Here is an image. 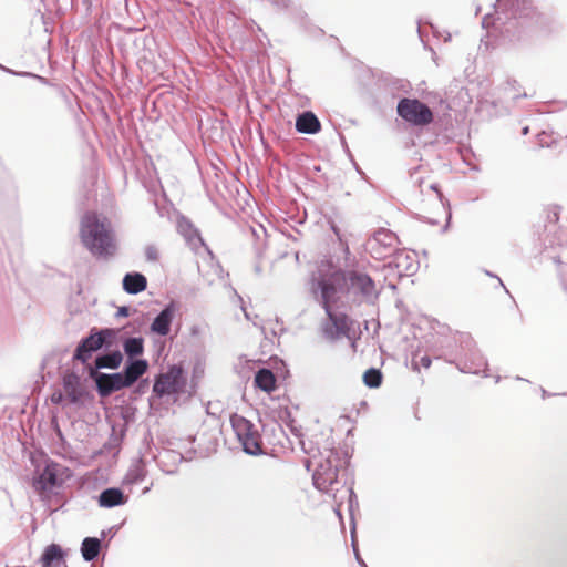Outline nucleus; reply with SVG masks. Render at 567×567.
Returning a JSON list of instances; mask_svg holds the SVG:
<instances>
[{"instance_id": "c756f323", "label": "nucleus", "mask_w": 567, "mask_h": 567, "mask_svg": "<svg viewBox=\"0 0 567 567\" xmlns=\"http://www.w3.org/2000/svg\"><path fill=\"white\" fill-rule=\"evenodd\" d=\"M411 363L412 368L416 371H419L420 365L429 369L431 365V358L429 355L419 357V353H414Z\"/></svg>"}, {"instance_id": "412c9836", "label": "nucleus", "mask_w": 567, "mask_h": 567, "mask_svg": "<svg viewBox=\"0 0 567 567\" xmlns=\"http://www.w3.org/2000/svg\"><path fill=\"white\" fill-rule=\"evenodd\" d=\"M39 563L41 567H61L65 565L64 553L60 545L51 544L43 550Z\"/></svg>"}, {"instance_id": "2f4dec72", "label": "nucleus", "mask_w": 567, "mask_h": 567, "mask_svg": "<svg viewBox=\"0 0 567 567\" xmlns=\"http://www.w3.org/2000/svg\"><path fill=\"white\" fill-rule=\"evenodd\" d=\"M352 547H353V551H354V555H355V558H357V561L359 563V565L361 567H368L367 564L364 563V560L361 558V556L359 554V549H358V546H357L354 539H352Z\"/></svg>"}, {"instance_id": "6ab92c4d", "label": "nucleus", "mask_w": 567, "mask_h": 567, "mask_svg": "<svg viewBox=\"0 0 567 567\" xmlns=\"http://www.w3.org/2000/svg\"><path fill=\"white\" fill-rule=\"evenodd\" d=\"M148 369V362L145 359L131 358L127 359L122 374L127 384L132 386Z\"/></svg>"}, {"instance_id": "49530a36", "label": "nucleus", "mask_w": 567, "mask_h": 567, "mask_svg": "<svg viewBox=\"0 0 567 567\" xmlns=\"http://www.w3.org/2000/svg\"><path fill=\"white\" fill-rule=\"evenodd\" d=\"M514 84H516V80L508 81V85H514Z\"/></svg>"}, {"instance_id": "cd10ccee", "label": "nucleus", "mask_w": 567, "mask_h": 567, "mask_svg": "<svg viewBox=\"0 0 567 567\" xmlns=\"http://www.w3.org/2000/svg\"><path fill=\"white\" fill-rule=\"evenodd\" d=\"M363 382L368 388L377 389L382 383V373L379 369L370 368L363 374Z\"/></svg>"}, {"instance_id": "a878e982", "label": "nucleus", "mask_w": 567, "mask_h": 567, "mask_svg": "<svg viewBox=\"0 0 567 567\" xmlns=\"http://www.w3.org/2000/svg\"><path fill=\"white\" fill-rule=\"evenodd\" d=\"M101 539L96 537H85L81 544V554L85 561H93L100 554Z\"/></svg>"}, {"instance_id": "c85d7f7f", "label": "nucleus", "mask_w": 567, "mask_h": 567, "mask_svg": "<svg viewBox=\"0 0 567 567\" xmlns=\"http://www.w3.org/2000/svg\"><path fill=\"white\" fill-rule=\"evenodd\" d=\"M144 255L147 262L156 264L159 260V250L154 244L145 246Z\"/></svg>"}, {"instance_id": "a19ab883", "label": "nucleus", "mask_w": 567, "mask_h": 567, "mask_svg": "<svg viewBox=\"0 0 567 567\" xmlns=\"http://www.w3.org/2000/svg\"><path fill=\"white\" fill-rule=\"evenodd\" d=\"M261 271H262L261 266H260L259 264H256V265H255V272H256L257 275H260V274H261Z\"/></svg>"}, {"instance_id": "9b49d317", "label": "nucleus", "mask_w": 567, "mask_h": 567, "mask_svg": "<svg viewBox=\"0 0 567 567\" xmlns=\"http://www.w3.org/2000/svg\"><path fill=\"white\" fill-rule=\"evenodd\" d=\"M398 237L390 229L380 228L367 241V250L374 259L391 257L396 250Z\"/></svg>"}, {"instance_id": "a18cd8bd", "label": "nucleus", "mask_w": 567, "mask_h": 567, "mask_svg": "<svg viewBox=\"0 0 567 567\" xmlns=\"http://www.w3.org/2000/svg\"><path fill=\"white\" fill-rule=\"evenodd\" d=\"M553 218H554L555 221L558 220V214L556 212L553 214Z\"/></svg>"}, {"instance_id": "c9c22d12", "label": "nucleus", "mask_w": 567, "mask_h": 567, "mask_svg": "<svg viewBox=\"0 0 567 567\" xmlns=\"http://www.w3.org/2000/svg\"><path fill=\"white\" fill-rule=\"evenodd\" d=\"M427 188H429L430 190H432L433 193H435L436 197H437L439 199H441L442 194H441V193H440V190H439L437 184H435V183H430V184L427 185Z\"/></svg>"}, {"instance_id": "ddd939ff", "label": "nucleus", "mask_w": 567, "mask_h": 567, "mask_svg": "<svg viewBox=\"0 0 567 567\" xmlns=\"http://www.w3.org/2000/svg\"><path fill=\"white\" fill-rule=\"evenodd\" d=\"M390 258V261L384 265L386 276L408 277L417 268L414 257L406 251L396 250Z\"/></svg>"}, {"instance_id": "a211bd4d", "label": "nucleus", "mask_w": 567, "mask_h": 567, "mask_svg": "<svg viewBox=\"0 0 567 567\" xmlns=\"http://www.w3.org/2000/svg\"><path fill=\"white\" fill-rule=\"evenodd\" d=\"M123 361V354L120 350H113L107 353L97 354L93 365L87 367L89 371L101 372V369L116 370Z\"/></svg>"}, {"instance_id": "58836bf2", "label": "nucleus", "mask_w": 567, "mask_h": 567, "mask_svg": "<svg viewBox=\"0 0 567 567\" xmlns=\"http://www.w3.org/2000/svg\"><path fill=\"white\" fill-rule=\"evenodd\" d=\"M540 391H542V398L543 399L556 395L555 393L547 392L544 388H540Z\"/></svg>"}, {"instance_id": "72a5a7b5", "label": "nucleus", "mask_w": 567, "mask_h": 567, "mask_svg": "<svg viewBox=\"0 0 567 567\" xmlns=\"http://www.w3.org/2000/svg\"><path fill=\"white\" fill-rule=\"evenodd\" d=\"M559 272H560L563 285H564L565 289L567 290V265L563 266L560 268Z\"/></svg>"}, {"instance_id": "20e7f679", "label": "nucleus", "mask_w": 567, "mask_h": 567, "mask_svg": "<svg viewBox=\"0 0 567 567\" xmlns=\"http://www.w3.org/2000/svg\"><path fill=\"white\" fill-rule=\"evenodd\" d=\"M456 341L460 343L461 352L451 358H446L447 362L453 363L456 358L461 361L456 363L458 370L463 373L480 374L487 369V361L475 348L472 337L467 333H458Z\"/></svg>"}, {"instance_id": "ea45409f", "label": "nucleus", "mask_w": 567, "mask_h": 567, "mask_svg": "<svg viewBox=\"0 0 567 567\" xmlns=\"http://www.w3.org/2000/svg\"><path fill=\"white\" fill-rule=\"evenodd\" d=\"M331 229L336 234V236L341 240L339 228L337 226L332 225Z\"/></svg>"}, {"instance_id": "7ed1b4c3", "label": "nucleus", "mask_w": 567, "mask_h": 567, "mask_svg": "<svg viewBox=\"0 0 567 567\" xmlns=\"http://www.w3.org/2000/svg\"><path fill=\"white\" fill-rule=\"evenodd\" d=\"M495 14H486L482 19V27L489 28L499 24L505 32L512 29L538 23L542 16L537 12L534 0H496Z\"/></svg>"}, {"instance_id": "79ce46f5", "label": "nucleus", "mask_w": 567, "mask_h": 567, "mask_svg": "<svg viewBox=\"0 0 567 567\" xmlns=\"http://www.w3.org/2000/svg\"><path fill=\"white\" fill-rule=\"evenodd\" d=\"M526 96H527V94H526V93H524V94H522V95H514V96H513V99H514V100H517V99H519V97H526Z\"/></svg>"}, {"instance_id": "39448f33", "label": "nucleus", "mask_w": 567, "mask_h": 567, "mask_svg": "<svg viewBox=\"0 0 567 567\" xmlns=\"http://www.w3.org/2000/svg\"><path fill=\"white\" fill-rule=\"evenodd\" d=\"M315 298L324 309L328 317V322H326L322 328L324 337L330 340L349 337V332L352 326L351 319L343 312H336L332 310V306L337 303L339 297H333L330 295L326 301L323 291H318V295H315Z\"/></svg>"}, {"instance_id": "473e14b6", "label": "nucleus", "mask_w": 567, "mask_h": 567, "mask_svg": "<svg viewBox=\"0 0 567 567\" xmlns=\"http://www.w3.org/2000/svg\"><path fill=\"white\" fill-rule=\"evenodd\" d=\"M64 399V395L62 392H54L52 395H51V402L54 403V404H60L62 403Z\"/></svg>"}, {"instance_id": "f8f14e48", "label": "nucleus", "mask_w": 567, "mask_h": 567, "mask_svg": "<svg viewBox=\"0 0 567 567\" xmlns=\"http://www.w3.org/2000/svg\"><path fill=\"white\" fill-rule=\"evenodd\" d=\"M89 378L95 383L96 391L101 398H107L114 392L130 388L122 372L104 373L89 371Z\"/></svg>"}, {"instance_id": "2eb2a0df", "label": "nucleus", "mask_w": 567, "mask_h": 567, "mask_svg": "<svg viewBox=\"0 0 567 567\" xmlns=\"http://www.w3.org/2000/svg\"><path fill=\"white\" fill-rule=\"evenodd\" d=\"M62 385L68 400L72 404H81L87 394L81 378L74 372H68L63 375Z\"/></svg>"}, {"instance_id": "4c0bfd02", "label": "nucleus", "mask_w": 567, "mask_h": 567, "mask_svg": "<svg viewBox=\"0 0 567 567\" xmlns=\"http://www.w3.org/2000/svg\"><path fill=\"white\" fill-rule=\"evenodd\" d=\"M348 493H349L350 508H352V503H353V498H355V494H354L352 487L348 488Z\"/></svg>"}, {"instance_id": "9d476101", "label": "nucleus", "mask_w": 567, "mask_h": 567, "mask_svg": "<svg viewBox=\"0 0 567 567\" xmlns=\"http://www.w3.org/2000/svg\"><path fill=\"white\" fill-rule=\"evenodd\" d=\"M186 385V377L181 365H171L165 373L156 377L153 392L157 398L179 394Z\"/></svg>"}, {"instance_id": "aec40b11", "label": "nucleus", "mask_w": 567, "mask_h": 567, "mask_svg": "<svg viewBox=\"0 0 567 567\" xmlns=\"http://www.w3.org/2000/svg\"><path fill=\"white\" fill-rule=\"evenodd\" d=\"M128 496L118 487H109L101 492L99 496V505L105 508H112L126 504Z\"/></svg>"}, {"instance_id": "f03ea898", "label": "nucleus", "mask_w": 567, "mask_h": 567, "mask_svg": "<svg viewBox=\"0 0 567 567\" xmlns=\"http://www.w3.org/2000/svg\"><path fill=\"white\" fill-rule=\"evenodd\" d=\"M80 238L82 245L95 258L107 259L116 252V237L111 220L94 212H87L82 216Z\"/></svg>"}, {"instance_id": "5701e85b", "label": "nucleus", "mask_w": 567, "mask_h": 567, "mask_svg": "<svg viewBox=\"0 0 567 567\" xmlns=\"http://www.w3.org/2000/svg\"><path fill=\"white\" fill-rule=\"evenodd\" d=\"M123 289L130 295H137L147 287V279L141 272H127L123 278Z\"/></svg>"}, {"instance_id": "1a4fd4ad", "label": "nucleus", "mask_w": 567, "mask_h": 567, "mask_svg": "<svg viewBox=\"0 0 567 567\" xmlns=\"http://www.w3.org/2000/svg\"><path fill=\"white\" fill-rule=\"evenodd\" d=\"M398 115L414 126H425L433 122L432 110L417 99L402 97L396 106Z\"/></svg>"}, {"instance_id": "f704fd0d", "label": "nucleus", "mask_w": 567, "mask_h": 567, "mask_svg": "<svg viewBox=\"0 0 567 567\" xmlns=\"http://www.w3.org/2000/svg\"><path fill=\"white\" fill-rule=\"evenodd\" d=\"M117 317H128L130 316V308L126 306L120 307L117 312Z\"/></svg>"}, {"instance_id": "6e6552de", "label": "nucleus", "mask_w": 567, "mask_h": 567, "mask_svg": "<svg viewBox=\"0 0 567 567\" xmlns=\"http://www.w3.org/2000/svg\"><path fill=\"white\" fill-rule=\"evenodd\" d=\"M230 422L245 453L249 455H260L264 453L261 437L254 423L237 414L231 416Z\"/></svg>"}, {"instance_id": "393cba45", "label": "nucleus", "mask_w": 567, "mask_h": 567, "mask_svg": "<svg viewBox=\"0 0 567 567\" xmlns=\"http://www.w3.org/2000/svg\"><path fill=\"white\" fill-rule=\"evenodd\" d=\"M146 477V468L143 461L140 458L132 463L126 475L123 478V484L134 485L138 484Z\"/></svg>"}, {"instance_id": "bb28decb", "label": "nucleus", "mask_w": 567, "mask_h": 567, "mask_svg": "<svg viewBox=\"0 0 567 567\" xmlns=\"http://www.w3.org/2000/svg\"><path fill=\"white\" fill-rule=\"evenodd\" d=\"M123 349L127 359L137 358L144 352V340L141 337H130L123 342Z\"/></svg>"}, {"instance_id": "423d86ee", "label": "nucleus", "mask_w": 567, "mask_h": 567, "mask_svg": "<svg viewBox=\"0 0 567 567\" xmlns=\"http://www.w3.org/2000/svg\"><path fill=\"white\" fill-rule=\"evenodd\" d=\"M341 458L337 451H329L328 456L317 464L315 473L312 475L313 485L319 491L332 494L336 497L334 492L338 491L339 480V466Z\"/></svg>"}, {"instance_id": "0eeeda50", "label": "nucleus", "mask_w": 567, "mask_h": 567, "mask_svg": "<svg viewBox=\"0 0 567 567\" xmlns=\"http://www.w3.org/2000/svg\"><path fill=\"white\" fill-rule=\"evenodd\" d=\"M115 334V330L110 328L100 330L93 328L90 334L79 342L74 351L73 359L82 363H86L93 352H96L102 348L111 347Z\"/></svg>"}, {"instance_id": "dca6fc26", "label": "nucleus", "mask_w": 567, "mask_h": 567, "mask_svg": "<svg viewBox=\"0 0 567 567\" xmlns=\"http://www.w3.org/2000/svg\"><path fill=\"white\" fill-rule=\"evenodd\" d=\"M177 230L185 238L188 246L197 251L199 247H204L205 243L200 236L199 230L193 225V223L182 216L177 221Z\"/></svg>"}, {"instance_id": "09e8293b", "label": "nucleus", "mask_w": 567, "mask_h": 567, "mask_svg": "<svg viewBox=\"0 0 567 567\" xmlns=\"http://www.w3.org/2000/svg\"><path fill=\"white\" fill-rule=\"evenodd\" d=\"M344 250H346L347 254H349V247L348 246H346Z\"/></svg>"}, {"instance_id": "37998d69", "label": "nucleus", "mask_w": 567, "mask_h": 567, "mask_svg": "<svg viewBox=\"0 0 567 567\" xmlns=\"http://www.w3.org/2000/svg\"><path fill=\"white\" fill-rule=\"evenodd\" d=\"M150 489H151V486L145 487V488L142 491V494H146V493H148V492H150Z\"/></svg>"}, {"instance_id": "f257e3e1", "label": "nucleus", "mask_w": 567, "mask_h": 567, "mask_svg": "<svg viewBox=\"0 0 567 567\" xmlns=\"http://www.w3.org/2000/svg\"><path fill=\"white\" fill-rule=\"evenodd\" d=\"M311 292L318 295L323 291L324 298L330 295L339 297L338 293H344L355 303H374L379 297L374 280L365 272L359 270L334 269L328 274L319 270L311 278Z\"/></svg>"}, {"instance_id": "4468645a", "label": "nucleus", "mask_w": 567, "mask_h": 567, "mask_svg": "<svg viewBox=\"0 0 567 567\" xmlns=\"http://www.w3.org/2000/svg\"><path fill=\"white\" fill-rule=\"evenodd\" d=\"M63 467L54 461H48L43 471L34 481V486L41 491H51L54 487L62 485L63 480L59 477L60 471Z\"/></svg>"}, {"instance_id": "c03bdc74", "label": "nucleus", "mask_w": 567, "mask_h": 567, "mask_svg": "<svg viewBox=\"0 0 567 567\" xmlns=\"http://www.w3.org/2000/svg\"><path fill=\"white\" fill-rule=\"evenodd\" d=\"M528 131H529L528 126L524 127V128H523V134H524V135L528 134Z\"/></svg>"}, {"instance_id": "f3484780", "label": "nucleus", "mask_w": 567, "mask_h": 567, "mask_svg": "<svg viewBox=\"0 0 567 567\" xmlns=\"http://www.w3.org/2000/svg\"><path fill=\"white\" fill-rule=\"evenodd\" d=\"M175 313V305L168 303L151 323V331L165 337L171 331V324Z\"/></svg>"}, {"instance_id": "de8ad7c7", "label": "nucleus", "mask_w": 567, "mask_h": 567, "mask_svg": "<svg viewBox=\"0 0 567 567\" xmlns=\"http://www.w3.org/2000/svg\"><path fill=\"white\" fill-rule=\"evenodd\" d=\"M480 12H481V7H480V6H477V7H476V14H478Z\"/></svg>"}, {"instance_id": "4be33fe9", "label": "nucleus", "mask_w": 567, "mask_h": 567, "mask_svg": "<svg viewBox=\"0 0 567 567\" xmlns=\"http://www.w3.org/2000/svg\"><path fill=\"white\" fill-rule=\"evenodd\" d=\"M321 124L316 114L311 111H305L296 118V130L303 134H316L320 131Z\"/></svg>"}, {"instance_id": "b1692460", "label": "nucleus", "mask_w": 567, "mask_h": 567, "mask_svg": "<svg viewBox=\"0 0 567 567\" xmlns=\"http://www.w3.org/2000/svg\"><path fill=\"white\" fill-rule=\"evenodd\" d=\"M255 385L260 390L270 393L276 389V377L269 369L261 368L255 374Z\"/></svg>"}, {"instance_id": "e433bc0d", "label": "nucleus", "mask_w": 567, "mask_h": 567, "mask_svg": "<svg viewBox=\"0 0 567 567\" xmlns=\"http://www.w3.org/2000/svg\"><path fill=\"white\" fill-rule=\"evenodd\" d=\"M485 274H486L487 276H489V277L496 278V279H497V282H498V286L503 287V288L507 291L506 287L504 286V284H503L502 279H501L498 276H496V275L492 274V272H491V271H488V270H485Z\"/></svg>"}, {"instance_id": "7c9ffc66", "label": "nucleus", "mask_w": 567, "mask_h": 567, "mask_svg": "<svg viewBox=\"0 0 567 567\" xmlns=\"http://www.w3.org/2000/svg\"><path fill=\"white\" fill-rule=\"evenodd\" d=\"M421 173V167H415L413 168L412 171H410V178H411V182L414 186H417L421 190V193H423V185L425 184V181L423 178V176L420 175Z\"/></svg>"}]
</instances>
